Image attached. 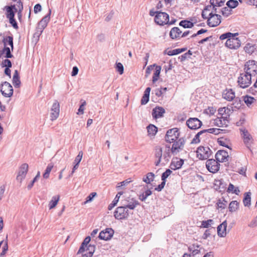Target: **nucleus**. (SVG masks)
I'll return each mask as SVG.
<instances>
[{
    "label": "nucleus",
    "mask_w": 257,
    "mask_h": 257,
    "mask_svg": "<svg viewBox=\"0 0 257 257\" xmlns=\"http://www.w3.org/2000/svg\"><path fill=\"white\" fill-rule=\"evenodd\" d=\"M8 250V245L7 242H6L5 243V244H4V245L3 246V250L0 254V256H3L5 255Z\"/></svg>",
    "instance_id": "62"
},
{
    "label": "nucleus",
    "mask_w": 257,
    "mask_h": 257,
    "mask_svg": "<svg viewBox=\"0 0 257 257\" xmlns=\"http://www.w3.org/2000/svg\"><path fill=\"white\" fill-rule=\"evenodd\" d=\"M116 69L120 74H122L123 73V66L121 63H117L116 64Z\"/></svg>",
    "instance_id": "57"
},
{
    "label": "nucleus",
    "mask_w": 257,
    "mask_h": 257,
    "mask_svg": "<svg viewBox=\"0 0 257 257\" xmlns=\"http://www.w3.org/2000/svg\"><path fill=\"white\" fill-rule=\"evenodd\" d=\"M221 23V16L216 14H213L211 12L208 14L207 25L211 27H215L218 26Z\"/></svg>",
    "instance_id": "6"
},
{
    "label": "nucleus",
    "mask_w": 257,
    "mask_h": 257,
    "mask_svg": "<svg viewBox=\"0 0 257 257\" xmlns=\"http://www.w3.org/2000/svg\"><path fill=\"white\" fill-rule=\"evenodd\" d=\"M86 103L85 101H83L78 110L77 114H82L84 113V106L86 105Z\"/></svg>",
    "instance_id": "55"
},
{
    "label": "nucleus",
    "mask_w": 257,
    "mask_h": 257,
    "mask_svg": "<svg viewBox=\"0 0 257 257\" xmlns=\"http://www.w3.org/2000/svg\"><path fill=\"white\" fill-rule=\"evenodd\" d=\"M162 183L159 184L157 187L155 188V190L158 191H161L164 187L165 184H166V180H162Z\"/></svg>",
    "instance_id": "61"
},
{
    "label": "nucleus",
    "mask_w": 257,
    "mask_h": 257,
    "mask_svg": "<svg viewBox=\"0 0 257 257\" xmlns=\"http://www.w3.org/2000/svg\"><path fill=\"white\" fill-rule=\"evenodd\" d=\"M161 70V67L160 66H156L155 68V71L154 73L153 76V82L155 83L156 82L160 76V72Z\"/></svg>",
    "instance_id": "36"
},
{
    "label": "nucleus",
    "mask_w": 257,
    "mask_h": 257,
    "mask_svg": "<svg viewBox=\"0 0 257 257\" xmlns=\"http://www.w3.org/2000/svg\"><path fill=\"white\" fill-rule=\"evenodd\" d=\"M257 46L256 44L251 43H247L244 47V50L246 53L252 54L256 49Z\"/></svg>",
    "instance_id": "29"
},
{
    "label": "nucleus",
    "mask_w": 257,
    "mask_h": 257,
    "mask_svg": "<svg viewBox=\"0 0 257 257\" xmlns=\"http://www.w3.org/2000/svg\"><path fill=\"white\" fill-rule=\"evenodd\" d=\"M238 207V203L236 201H231L228 207L229 211L231 212L235 211Z\"/></svg>",
    "instance_id": "38"
},
{
    "label": "nucleus",
    "mask_w": 257,
    "mask_h": 257,
    "mask_svg": "<svg viewBox=\"0 0 257 257\" xmlns=\"http://www.w3.org/2000/svg\"><path fill=\"white\" fill-rule=\"evenodd\" d=\"M155 175L154 173L150 172L148 173L146 176L143 178V181L147 184H150L151 182L153 181Z\"/></svg>",
    "instance_id": "34"
},
{
    "label": "nucleus",
    "mask_w": 257,
    "mask_h": 257,
    "mask_svg": "<svg viewBox=\"0 0 257 257\" xmlns=\"http://www.w3.org/2000/svg\"><path fill=\"white\" fill-rule=\"evenodd\" d=\"M83 156V152L82 151H80L78 154V155L75 158V159L74 161V164L79 165V163L80 162Z\"/></svg>",
    "instance_id": "54"
},
{
    "label": "nucleus",
    "mask_w": 257,
    "mask_h": 257,
    "mask_svg": "<svg viewBox=\"0 0 257 257\" xmlns=\"http://www.w3.org/2000/svg\"><path fill=\"white\" fill-rule=\"evenodd\" d=\"M185 49H186L185 48L176 49L172 50L167 49L165 50L164 54H167L169 56L175 55L184 52L185 50Z\"/></svg>",
    "instance_id": "31"
},
{
    "label": "nucleus",
    "mask_w": 257,
    "mask_h": 257,
    "mask_svg": "<svg viewBox=\"0 0 257 257\" xmlns=\"http://www.w3.org/2000/svg\"><path fill=\"white\" fill-rule=\"evenodd\" d=\"M60 106L59 103L57 101H55L51 108V112L50 114L51 119L54 120L56 119L59 114Z\"/></svg>",
    "instance_id": "18"
},
{
    "label": "nucleus",
    "mask_w": 257,
    "mask_h": 257,
    "mask_svg": "<svg viewBox=\"0 0 257 257\" xmlns=\"http://www.w3.org/2000/svg\"><path fill=\"white\" fill-rule=\"evenodd\" d=\"M51 13V10H49V13L43 17L39 23V29H41V33H42L43 30L47 27L50 21Z\"/></svg>",
    "instance_id": "21"
},
{
    "label": "nucleus",
    "mask_w": 257,
    "mask_h": 257,
    "mask_svg": "<svg viewBox=\"0 0 257 257\" xmlns=\"http://www.w3.org/2000/svg\"><path fill=\"white\" fill-rule=\"evenodd\" d=\"M171 153H172V151L171 149H170V147L169 146H166V149L163 154V159L166 162L169 161V160L171 157Z\"/></svg>",
    "instance_id": "30"
},
{
    "label": "nucleus",
    "mask_w": 257,
    "mask_h": 257,
    "mask_svg": "<svg viewBox=\"0 0 257 257\" xmlns=\"http://www.w3.org/2000/svg\"><path fill=\"white\" fill-rule=\"evenodd\" d=\"M149 95L144 94L141 99V104L145 105L148 103L149 100Z\"/></svg>",
    "instance_id": "58"
},
{
    "label": "nucleus",
    "mask_w": 257,
    "mask_h": 257,
    "mask_svg": "<svg viewBox=\"0 0 257 257\" xmlns=\"http://www.w3.org/2000/svg\"><path fill=\"white\" fill-rule=\"evenodd\" d=\"M237 82L239 87L246 88L251 84V76L247 72L243 71L238 76Z\"/></svg>",
    "instance_id": "2"
},
{
    "label": "nucleus",
    "mask_w": 257,
    "mask_h": 257,
    "mask_svg": "<svg viewBox=\"0 0 257 257\" xmlns=\"http://www.w3.org/2000/svg\"><path fill=\"white\" fill-rule=\"evenodd\" d=\"M257 226V216L255 218H254L248 224V226L250 227H254Z\"/></svg>",
    "instance_id": "64"
},
{
    "label": "nucleus",
    "mask_w": 257,
    "mask_h": 257,
    "mask_svg": "<svg viewBox=\"0 0 257 257\" xmlns=\"http://www.w3.org/2000/svg\"><path fill=\"white\" fill-rule=\"evenodd\" d=\"M132 180L129 178L125 180L124 181L121 182L119 183H118V185L116 186V188L117 190H119V188L123 186L127 185L128 183H131L132 182Z\"/></svg>",
    "instance_id": "50"
},
{
    "label": "nucleus",
    "mask_w": 257,
    "mask_h": 257,
    "mask_svg": "<svg viewBox=\"0 0 257 257\" xmlns=\"http://www.w3.org/2000/svg\"><path fill=\"white\" fill-rule=\"evenodd\" d=\"M3 51H4V53H6V58H11L13 57V55L12 54L10 48L9 47H5L3 49Z\"/></svg>",
    "instance_id": "47"
},
{
    "label": "nucleus",
    "mask_w": 257,
    "mask_h": 257,
    "mask_svg": "<svg viewBox=\"0 0 257 257\" xmlns=\"http://www.w3.org/2000/svg\"><path fill=\"white\" fill-rule=\"evenodd\" d=\"M155 66V65L154 64L153 65H150L147 68L146 70V77H147L151 73V71L154 69V67Z\"/></svg>",
    "instance_id": "63"
},
{
    "label": "nucleus",
    "mask_w": 257,
    "mask_h": 257,
    "mask_svg": "<svg viewBox=\"0 0 257 257\" xmlns=\"http://www.w3.org/2000/svg\"><path fill=\"white\" fill-rule=\"evenodd\" d=\"M213 222V220L212 219H208L206 221H202L201 222V227L204 228H208L211 224Z\"/></svg>",
    "instance_id": "49"
},
{
    "label": "nucleus",
    "mask_w": 257,
    "mask_h": 257,
    "mask_svg": "<svg viewBox=\"0 0 257 257\" xmlns=\"http://www.w3.org/2000/svg\"><path fill=\"white\" fill-rule=\"evenodd\" d=\"M152 193V191L148 189L146 191H145L144 193L140 195L139 199L141 200L142 201H145L146 199L147 198V197L151 195Z\"/></svg>",
    "instance_id": "40"
},
{
    "label": "nucleus",
    "mask_w": 257,
    "mask_h": 257,
    "mask_svg": "<svg viewBox=\"0 0 257 257\" xmlns=\"http://www.w3.org/2000/svg\"><path fill=\"white\" fill-rule=\"evenodd\" d=\"M121 205L126 209L134 210L140 205V202L134 198L127 197L126 199L121 201Z\"/></svg>",
    "instance_id": "7"
},
{
    "label": "nucleus",
    "mask_w": 257,
    "mask_h": 257,
    "mask_svg": "<svg viewBox=\"0 0 257 257\" xmlns=\"http://www.w3.org/2000/svg\"><path fill=\"white\" fill-rule=\"evenodd\" d=\"M95 247L94 245H92L91 244L87 246V250H88V252L87 253V254L89 255V257H92V256L93 255V254L95 251Z\"/></svg>",
    "instance_id": "51"
},
{
    "label": "nucleus",
    "mask_w": 257,
    "mask_h": 257,
    "mask_svg": "<svg viewBox=\"0 0 257 257\" xmlns=\"http://www.w3.org/2000/svg\"><path fill=\"white\" fill-rule=\"evenodd\" d=\"M218 144L222 146L225 147L227 148H229V146L227 144L226 140L223 138H220L218 140Z\"/></svg>",
    "instance_id": "59"
},
{
    "label": "nucleus",
    "mask_w": 257,
    "mask_h": 257,
    "mask_svg": "<svg viewBox=\"0 0 257 257\" xmlns=\"http://www.w3.org/2000/svg\"><path fill=\"white\" fill-rule=\"evenodd\" d=\"M53 167V166L51 164H49L47 166V167L45 171V172L43 175V176L44 178L47 179L49 177L50 173L51 172Z\"/></svg>",
    "instance_id": "45"
},
{
    "label": "nucleus",
    "mask_w": 257,
    "mask_h": 257,
    "mask_svg": "<svg viewBox=\"0 0 257 257\" xmlns=\"http://www.w3.org/2000/svg\"><path fill=\"white\" fill-rule=\"evenodd\" d=\"M229 115L218 116L214 120V124L218 127H226L229 123Z\"/></svg>",
    "instance_id": "15"
},
{
    "label": "nucleus",
    "mask_w": 257,
    "mask_h": 257,
    "mask_svg": "<svg viewBox=\"0 0 257 257\" xmlns=\"http://www.w3.org/2000/svg\"><path fill=\"white\" fill-rule=\"evenodd\" d=\"M226 5L231 10L236 8L238 5V2L236 0H229L226 3Z\"/></svg>",
    "instance_id": "44"
},
{
    "label": "nucleus",
    "mask_w": 257,
    "mask_h": 257,
    "mask_svg": "<svg viewBox=\"0 0 257 257\" xmlns=\"http://www.w3.org/2000/svg\"><path fill=\"white\" fill-rule=\"evenodd\" d=\"M206 167L207 170L212 173H217L220 168V164L216 160L208 159L206 162Z\"/></svg>",
    "instance_id": "9"
},
{
    "label": "nucleus",
    "mask_w": 257,
    "mask_h": 257,
    "mask_svg": "<svg viewBox=\"0 0 257 257\" xmlns=\"http://www.w3.org/2000/svg\"><path fill=\"white\" fill-rule=\"evenodd\" d=\"M238 34L231 33L230 32H227L222 34L219 39L221 40L227 39L225 46L230 48L233 49H236L240 46V41L238 38L236 37Z\"/></svg>",
    "instance_id": "1"
},
{
    "label": "nucleus",
    "mask_w": 257,
    "mask_h": 257,
    "mask_svg": "<svg viewBox=\"0 0 257 257\" xmlns=\"http://www.w3.org/2000/svg\"><path fill=\"white\" fill-rule=\"evenodd\" d=\"M13 84L15 87H19L21 84L20 78H17L16 79L13 78Z\"/></svg>",
    "instance_id": "60"
},
{
    "label": "nucleus",
    "mask_w": 257,
    "mask_h": 257,
    "mask_svg": "<svg viewBox=\"0 0 257 257\" xmlns=\"http://www.w3.org/2000/svg\"><path fill=\"white\" fill-rule=\"evenodd\" d=\"M220 129L216 128H211L207 130H204V132L205 133H208L214 135H218L220 133Z\"/></svg>",
    "instance_id": "46"
},
{
    "label": "nucleus",
    "mask_w": 257,
    "mask_h": 257,
    "mask_svg": "<svg viewBox=\"0 0 257 257\" xmlns=\"http://www.w3.org/2000/svg\"><path fill=\"white\" fill-rule=\"evenodd\" d=\"M123 194L122 192H119L115 196L114 199H113V201L111 203H110L108 206V210H111L117 203L120 196Z\"/></svg>",
    "instance_id": "33"
},
{
    "label": "nucleus",
    "mask_w": 257,
    "mask_h": 257,
    "mask_svg": "<svg viewBox=\"0 0 257 257\" xmlns=\"http://www.w3.org/2000/svg\"><path fill=\"white\" fill-rule=\"evenodd\" d=\"M7 10V17L8 19L13 18L15 17V13L14 12V10H15L16 12L18 11V9H17L15 5L11 6H6L5 7Z\"/></svg>",
    "instance_id": "26"
},
{
    "label": "nucleus",
    "mask_w": 257,
    "mask_h": 257,
    "mask_svg": "<svg viewBox=\"0 0 257 257\" xmlns=\"http://www.w3.org/2000/svg\"><path fill=\"white\" fill-rule=\"evenodd\" d=\"M154 156L156 159L155 165L158 166L160 164L163 157L162 148L160 146H156L154 149Z\"/></svg>",
    "instance_id": "16"
},
{
    "label": "nucleus",
    "mask_w": 257,
    "mask_h": 257,
    "mask_svg": "<svg viewBox=\"0 0 257 257\" xmlns=\"http://www.w3.org/2000/svg\"><path fill=\"white\" fill-rule=\"evenodd\" d=\"M184 164V160L183 159H179L176 161H172L170 164V168L172 170H176L181 168Z\"/></svg>",
    "instance_id": "27"
},
{
    "label": "nucleus",
    "mask_w": 257,
    "mask_h": 257,
    "mask_svg": "<svg viewBox=\"0 0 257 257\" xmlns=\"http://www.w3.org/2000/svg\"><path fill=\"white\" fill-rule=\"evenodd\" d=\"M29 166L26 163L23 164L20 167L16 180L22 183V181L25 179L28 171Z\"/></svg>",
    "instance_id": "13"
},
{
    "label": "nucleus",
    "mask_w": 257,
    "mask_h": 257,
    "mask_svg": "<svg viewBox=\"0 0 257 257\" xmlns=\"http://www.w3.org/2000/svg\"><path fill=\"white\" fill-rule=\"evenodd\" d=\"M129 216L128 210L124 208L122 205L118 207L114 212V216L118 220L125 219Z\"/></svg>",
    "instance_id": "8"
},
{
    "label": "nucleus",
    "mask_w": 257,
    "mask_h": 257,
    "mask_svg": "<svg viewBox=\"0 0 257 257\" xmlns=\"http://www.w3.org/2000/svg\"><path fill=\"white\" fill-rule=\"evenodd\" d=\"M186 124L190 129L196 130L202 126V123L196 117H191L187 120Z\"/></svg>",
    "instance_id": "14"
},
{
    "label": "nucleus",
    "mask_w": 257,
    "mask_h": 257,
    "mask_svg": "<svg viewBox=\"0 0 257 257\" xmlns=\"http://www.w3.org/2000/svg\"><path fill=\"white\" fill-rule=\"evenodd\" d=\"M243 100L245 104L249 106L251 105L255 100L253 97L245 95L244 96Z\"/></svg>",
    "instance_id": "42"
},
{
    "label": "nucleus",
    "mask_w": 257,
    "mask_h": 257,
    "mask_svg": "<svg viewBox=\"0 0 257 257\" xmlns=\"http://www.w3.org/2000/svg\"><path fill=\"white\" fill-rule=\"evenodd\" d=\"M2 66L6 68H11L12 66V62L9 59H6L3 61Z\"/></svg>",
    "instance_id": "56"
},
{
    "label": "nucleus",
    "mask_w": 257,
    "mask_h": 257,
    "mask_svg": "<svg viewBox=\"0 0 257 257\" xmlns=\"http://www.w3.org/2000/svg\"><path fill=\"white\" fill-rule=\"evenodd\" d=\"M97 195L96 192H92L90 193L89 196L86 197V201L84 202V204H85L89 202H91L93 198Z\"/></svg>",
    "instance_id": "53"
},
{
    "label": "nucleus",
    "mask_w": 257,
    "mask_h": 257,
    "mask_svg": "<svg viewBox=\"0 0 257 257\" xmlns=\"http://www.w3.org/2000/svg\"><path fill=\"white\" fill-rule=\"evenodd\" d=\"M221 12L224 17H228L232 14V10L227 7L223 8Z\"/></svg>",
    "instance_id": "41"
},
{
    "label": "nucleus",
    "mask_w": 257,
    "mask_h": 257,
    "mask_svg": "<svg viewBox=\"0 0 257 257\" xmlns=\"http://www.w3.org/2000/svg\"><path fill=\"white\" fill-rule=\"evenodd\" d=\"M182 31L178 27L171 29L169 33L170 37L172 39H180L181 38Z\"/></svg>",
    "instance_id": "23"
},
{
    "label": "nucleus",
    "mask_w": 257,
    "mask_h": 257,
    "mask_svg": "<svg viewBox=\"0 0 257 257\" xmlns=\"http://www.w3.org/2000/svg\"><path fill=\"white\" fill-rule=\"evenodd\" d=\"M242 132L243 142L246 147L250 149L251 145L253 142V139L251 135L246 130H241Z\"/></svg>",
    "instance_id": "20"
},
{
    "label": "nucleus",
    "mask_w": 257,
    "mask_h": 257,
    "mask_svg": "<svg viewBox=\"0 0 257 257\" xmlns=\"http://www.w3.org/2000/svg\"><path fill=\"white\" fill-rule=\"evenodd\" d=\"M1 85V91L4 96L10 97L13 95V89L10 83L5 81L3 82Z\"/></svg>",
    "instance_id": "12"
},
{
    "label": "nucleus",
    "mask_w": 257,
    "mask_h": 257,
    "mask_svg": "<svg viewBox=\"0 0 257 257\" xmlns=\"http://www.w3.org/2000/svg\"><path fill=\"white\" fill-rule=\"evenodd\" d=\"M215 160L218 162H225L229 157L228 152L224 150H219L215 154Z\"/></svg>",
    "instance_id": "19"
},
{
    "label": "nucleus",
    "mask_w": 257,
    "mask_h": 257,
    "mask_svg": "<svg viewBox=\"0 0 257 257\" xmlns=\"http://www.w3.org/2000/svg\"><path fill=\"white\" fill-rule=\"evenodd\" d=\"M203 134H205L204 132V130L200 131L198 132L195 136L194 139L192 140L191 143L192 144H197L200 142V140L199 139V137L201 135Z\"/></svg>",
    "instance_id": "43"
},
{
    "label": "nucleus",
    "mask_w": 257,
    "mask_h": 257,
    "mask_svg": "<svg viewBox=\"0 0 257 257\" xmlns=\"http://www.w3.org/2000/svg\"><path fill=\"white\" fill-rule=\"evenodd\" d=\"M173 143V144L171 148L172 153L174 154H177L183 149L185 140L183 138H181Z\"/></svg>",
    "instance_id": "11"
},
{
    "label": "nucleus",
    "mask_w": 257,
    "mask_h": 257,
    "mask_svg": "<svg viewBox=\"0 0 257 257\" xmlns=\"http://www.w3.org/2000/svg\"><path fill=\"white\" fill-rule=\"evenodd\" d=\"M176 61L175 59H171L170 60L169 64L167 65H165L164 68L165 69L166 72L170 70L173 67V63H175Z\"/></svg>",
    "instance_id": "48"
},
{
    "label": "nucleus",
    "mask_w": 257,
    "mask_h": 257,
    "mask_svg": "<svg viewBox=\"0 0 257 257\" xmlns=\"http://www.w3.org/2000/svg\"><path fill=\"white\" fill-rule=\"evenodd\" d=\"M227 223L225 220L217 227L218 235L221 237H225L226 235V227Z\"/></svg>",
    "instance_id": "22"
},
{
    "label": "nucleus",
    "mask_w": 257,
    "mask_h": 257,
    "mask_svg": "<svg viewBox=\"0 0 257 257\" xmlns=\"http://www.w3.org/2000/svg\"><path fill=\"white\" fill-rule=\"evenodd\" d=\"M169 15L164 12H158L155 17V22L159 25L169 23Z\"/></svg>",
    "instance_id": "10"
},
{
    "label": "nucleus",
    "mask_w": 257,
    "mask_h": 257,
    "mask_svg": "<svg viewBox=\"0 0 257 257\" xmlns=\"http://www.w3.org/2000/svg\"><path fill=\"white\" fill-rule=\"evenodd\" d=\"M243 71L247 72L251 77L257 74V62L252 60H248L244 66Z\"/></svg>",
    "instance_id": "4"
},
{
    "label": "nucleus",
    "mask_w": 257,
    "mask_h": 257,
    "mask_svg": "<svg viewBox=\"0 0 257 257\" xmlns=\"http://www.w3.org/2000/svg\"><path fill=\"white\" fill-rule=\"evenodd\" d=\"M165 113V110L161 106H157L154 108L152 111V116L155 118H160L163 116Z\"/></svg>",
    "instance_id": "24"
},
{
    "label": "nucleus",
    "mask_w": 257,
    "mask_h": 257,
    "mask_svg": "<svg viewBox=\"0 0 257 257\" xmlns=\"http://www.w3.org/2000/svg\"><path fill=\"white\" fill-rule=\"evenodd\" d=\"M59 199L60 196L59 195H56L52 197V199L49 203V209H51L55 207L59 200Z\"/></svg>",
    "instance_id": "32"
},
{
    "label": "nucleus",
    "mask_w": 257,
    "mask_h": 257,
    "mask_svg": "<svg viewBox=\"0 0 257 257\" xmlns=\"http://www.w3.org/2000/svg\"><path fill=\"white\" fill-rule=\"evenodd\" d=\"M3 43L4 44L5 47H6L7 45H9L11 46V49L13 51L14 49V44H13V38L12 36H8L6 38H4L3 40Z\"/></svg>",
    "instance_id": "35"
},
{
    "label": "nucleus",
    "mask_w": 257,
    "mask_h": 257,
    "mask_svg": "<svg viewBox=\"0 0 257 257\" xmlns=\"http://www.w3.org/2000/svg\"><path fill=\"white\" fill-rule=\"evenodd\" d=\"M113 233L114 231L112 229L106 228L99 233V238L100 239L108 240L112 237Z\"/></svg>",
    "instance_id": "17"
},
{
    "label": "nucleus",
    "mask_w": 257,
    "mask_h": 257,
    "mask_svg": "<svg viewBox=\"0 0 257 257\" xmlns=\"http://www.w3.org/2000/svg\"><path fill=\"white\" fill-rule=\"evenodd\" d=\"M196 23L195 22H193V19L191 21L185 20H182L179 22V25L183 27L184 28H192Z\"/></svg>",
    "instance_id": "28"
},
{
    "label": "nucleus",
    "mask_w": 257,
    "mask_h": 257,
    "mask_svg": "<svg viewBox=\"0 0 257 257\" xmlns=\"http://www.w3.org/2000/svg\"><path fill=\"white\" fill-rule=\"evenodd\" d=\"M172 171L168 169L166 170L165 172H164L161 176V179L165 180L166 181V179L171 174Z\"/></svg>",
    "instance_id": "52"
},
{
    "label": "nucleus",
    "mask_w": 257,
    "mask_h": 257,
    "mask_svg": "<svg viewBox=\"0 0 257 257\" xmlns=\"http://www.w3.org/2000/svg\"><path fill=\"white\" fill-rule=\"evenodd\" d=\"M197 157L200 160H206L210 157L212 152L207 146H200L196 151Z\"/></svg>",
    "instance_id": "3"
},
{
    "label": "nucleus",
    "mask_w": 257,
    "mask_h": 257,
    "mask_svg": "<svg viewBox=\"0 0 257 257\" xmlns=\"http://www.w3.org/2000/svg\"><path fill=\"white\" fill-rule=\"evenodd\" d=\"M179 132L177 128L169 130L165 135V140L170 143H173L178 140L179 137Z\"/></svg>",
    "instance_id": "5"
},
{
    "label": "nucleus",
    "mask_w": 257,
    "mask_h": 257,
    "mask_svg": "<svg viewBox=\"0 0 257 257\" xmlns=\"http://www.w3.org/2000/svg\"><path fill=\"white\" fill-rule=\"evenodd\" d=\"M147 130L149 135L154 136L157 132L158 128L155 125L153 124H150L147 127Z\"/></svg>",
    "instance_id": "39"
},
{
    "label": "nucleus",
    "mask_w": 257,
    "mask_h": 257,
    "mask_svg": "<svg viewBox=\"0 0 257 257\" xmlns=\"http://www.w3.org/2000/svg\"><path fill=\"white\" fill-rule=\"evenodd\" d=\"M250 192H246L245 193V196L243 200V202L245 206H249L250 205Z\"/></svg>",
    "instance_id": "37"
},
{
    "label": "nucleus",
    "mask_w": 257,
    "mask_h": 257,
    "mask_svg": "<svg viewBox=\"0 0 257 257\" xmlns=\"http://www.w3.org/2000/svg\"><path fill=\"white\" fill-rule=\"evenodd\" d=\"M222 97L227 101H231L235 98V93L231 89H226L222 93Z\"/></svg>",
    "instance_id": "25"
}]
</instances>
